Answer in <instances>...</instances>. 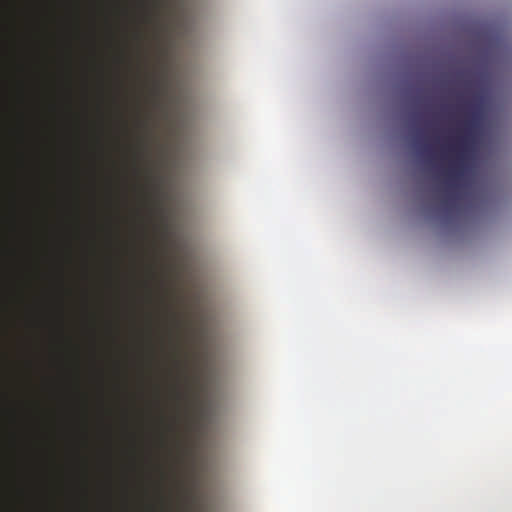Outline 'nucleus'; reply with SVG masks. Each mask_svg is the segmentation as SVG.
Listing matches in <instances>:
<instances>
[{"mask_svg": "<svg viewBox=\"0 0 512 512\" xmlns=\"http://www.w3.org/2000/svg\"><path fill=\"white\" fill-rule=\"evenodd\" d=\"M478 124V115L473 112L465 120L464 126L459 130L453 144L449 145L448 152L455 155V159L442 171L443 182L447 197L442 200V207L446 213H451L457 206L456 191L464 173L465 160L472 150L474 132Z\"/></svg>", "mask_w": 512, "mask_h": 512, "instance_id": "1", "label": "nucleus"}, {"mask_svg": "<svg viewBox=\"0 0 512 512\" xmlns=\"http://www.w3.org/2000/svg\"><path fill=\"white\" fill-rule=\"evenodd\" d=\"M148 2L151 3V5L154 7V8H158L160 5H161V1L160 0H147Z\"/></svg>", "mask_w": 512, "mask_h": 512, "instance_id": "4", "label": "nucleus"}, {"mask_svg": "<svg viewBox=\"0 0 512 512\" xmlns=\"http://www.w3.org/2000/svg\"><path fill=\"white\" fill-rule=\"evenodd\" d=\"M151 91H152V94H153L154 96H158V95H160V94H161V92H162V85H161V82H160V81H158V80H154V81H153V86H152Z\"/></svg>", "mask_w": 512, "mask_h": 512, "instance_id": "3", "label": "nucleus"}, {"mask_svg": "<svg viewBox=\"0 0 512 512\" xmlns=\"http://www.w3.org/2000/svg\"><path fill=\"white\" fill-rule=\"evenodd\" d=\"M165 310L169 316L173 331L178 332L182 326V321L177 312L173 311L172 308L165 303Z\"/></svg>", "mask_w": 512, "mask_h": 512, "instance_id": "2", "label": "nucleus"}, {"mask_svg": "<svg viewBox=\"0 0 512 512\" xmlns=\"http://www.w3.org/2000/svg\"><path fill=\"white\" fill-rule=\"evenodd\" d=\"M176 397H177L178 399H181V398H182V394H181V393H180V391H178V390L176 391Z\"/></svg>", "mask_w": 512, "mask_h": 512, "instance_id": "5", "label": "nucleus"}]
</instances>
